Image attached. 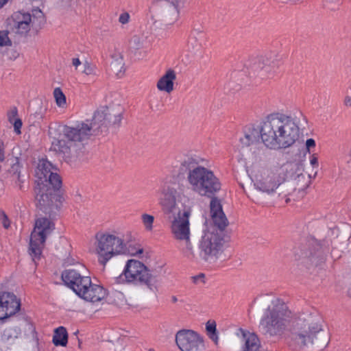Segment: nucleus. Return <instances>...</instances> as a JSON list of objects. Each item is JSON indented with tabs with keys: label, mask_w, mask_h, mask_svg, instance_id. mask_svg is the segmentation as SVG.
<instances>
[{
	"label": "nucleus",
	"mask_w": 351,
	"mask_h": 351,
	"mask_svg": "<svg viewBox=\"0 0 351 351\" xmlns=\"http://www.w3.org/2000/svg\"><path fill=\"white\" fill-rule=\"evenodd\" d=\"M210 210L214 227L203 232L197 245L198 253L195 254L194 258H187L189 260L213 263L223 252L226 241L222 231L229 222L218 198H213L210 201Z\"/></svg>",
	"instance_id": "f03ea898"
},
{
	"label": "nucleus",
	"mask_w": 351,
	"mask_h": 351,
	"mask_svg": "<svg viewBox=\"0 0 351 351\" xmlns=\"http://www.w3.org/2000/svg\"><path fill=\"white\" fill-rule=\"evenodd\" d=\"M9 0H0V8H3Z\"/></svg>",
	"instance_id": "8fccbe9b"
},
{
	"label": "nucleus",
	"mask_w": 351,
	"mask_h": 351,
	"mask_svg": "<svg viewBox=\"0 0 351 351\" xmlns=\"http://www.w3.org/2000/svg\"><path fill=\"white\" fill-rule=\"evenodd\" d=\"M300 136V128L294 119L282 112L268 114L261 123L260 138L270 149H285L292 147Z\"/></svg>",
	"instance_id": "7ed1b4c3"
},
{
	"label": "nucleus",
	"mask_w": 351,
	"mask_h": 351,
	"mask_svg": "<svg viewBox=\"0 0 351 351\" xmlns=\"http://www.w3.org/2000/svg\"><path fill=\"white\" fill-rule=\"evenodd\" d=\"M310 164L312 165L314 168H317L319 163H318V158L317 156V154H312L310 158Z\"/></svg>",
	"instance_id": "ea45409f"
},
{
	"label": "nucleus",
	"mask_w": 351,
	"mask_h": 351,
	"mask_svg": "<svg viewBox=\"0 0 351 351\" xmlns=\"http://www.w3.org/2000/svg\"><path fill=\"white\" fill-rule=\"evenodd\" d=\"M62 279L69 287L79 295L80 291H82L86 285H90V278L88 276H82L73 269H67L62 272Z\"/></svg>",
	"instance_id": "aec40b11"
},
{
	"label": "nucleus",
	"mask_w": 351,
	"mask_h": 351,
	"mask_svg": "<svg viewBox=\"0 0 351 351\" xmlns=\"http://www.w3.org/2000/svg\"><path fill=\"white\" fill-rule=\"evenodd\" d=\"M8 34V31H0V47H9L12 45V42L9 38Z\"/></svg>",
	"instance_id": "473e14b6"
},
{
	"label": "nucleus",
	"mask_w": 351,
	"mask_h": 351,
	"mask_svg": "<svg viewBox=\"0 0 351 351\" xmlns=\"http://www.w3.org/2000/svg\"><path fill=\"white\" fill-rule=\"evenodd\" d=\"M123 66V59L120 56L117 58L114 62H112L111 66L114 72H117V74H118V72L121 71V69Z\"/></svg>",
	"instance_id": "72a5a7b5"
},
{
	"label": "nucleus",
	"mask_w": 351,
	"mask_h": 351,
	"mask_svg": "<svg viewBox=\"0 0 351 351\" xmlns=\"http://www.w3.org/2000/svg\"><path fill=\"white\" fill-rule=\"evenodd\" d=\"M176 343L181 351H205L203 338L191 330H180L176 335Z\"/></svg>",
	"instance_id": "2eb2a0df"
},
{
	"label": "nucleus",
	"mask_w": 351,
	"mask_h": 351,
	"mask_svg": "<svg viewBox=\"0 0 351 351\" xmlns=\"http://www.w3.org/2000/svg\"><path fill=\"white\" fill-rule=\"evenodd\" d=\"M171 301L173 302V303H176L177 301H178V298H176V296H172L171 297Z\"/></svg>",
	"instance_id": "3c124183"
},
{
	"label": "nucleus",
	"mask_w": 351,
	"mask_h": 351,
	"mask_svg": "<svg viewBox=\"0 0 351 351\" xmlns=\"http://www.w3.org/2000/svg\"><path fill=\"white\" fill-rule=\"evenodd\" d=\"M14 132L17 134H20L21 133V128L22 127V121L20 119H16L13 122Z\"/></svg>",
	"instance_id": "e433bc0d"
},
{
	"label": "nucleus",
	"mask_w": 351,
	"mask_h": 351,
	"mask_svg": "<svg viewBox=\"0 0 351 351\" xmlns=\"http://www.w3.org/2000/svg\"><path fill=\"white\" fill-rule=\"evenodd\" d=\"M5 146L3 142L0 140V162H3L5 160Z\"/></svg>",
	"instance_id": "a19ab883"
},
{
	"label": "nucleus",
	"mask_w": 351,
	"mask_h": 351,
	"mask_svg": "<svg viewBox=\"0 0 351 351\" xmlns=\"http://www.w3.org/2000/svg\"><path fill=\"white\" fill-rule=\"evenodd\" d=\"M61 186H56L54 184L45 185L40 182L34 187L35 201L38 208L49 217L55 215L60 210L62 197L60 195Z\"/></svg>",
	"instance_id": "0eeeda50"
},
{
	"label": "nucleus",
	"mask_w": 351,
	"mask_h": 351,
	"mask_svg": "<svg viewBox=\"0 0 351 351\" xmlns=\"http://www.w3.org/2000/svg\"><path fill=\"white\" fill-rule=\"evenodd\" d=\"M53 165L47 160L42 159L39 160L36 176L37 180L36 184L42 182L44 185L54 184L57 186H62V180L57 173L52 172Z\"/></svg>",
	"instance_id": "f3484780"
},
{
	"label": "nucleus",
	"mask_w": 351,
	"mask_h": 351,
	"mask_svg": "<svg viewBox=\"0 0 351 351\" xmlns=\"http://www.w3.org/2000/svg\"><path fill=\"white\" fill-rule=\"evenodd\" d=\"M327 6L332 10H335L339 8L342 3V0H326Z\"/></svg>",
	"instance_id": "f704fd0d"
},
{
	"label": "nucleus",
	"mask_w": 351,
	"mask_h": 351,
	"mask_svg": "<svg viewBox=\"0 0 351 351\" xmlns=\"http://www.w3.org/2000/svg\"><path fill=\"white\" fill-rule=\"evenodd\" d=\"M191 215L190 208L179 211L171 222V232L179 244V247L186 258H194L195 252L191 241L189 217Z\"/></svg>",
	"instance_id": "423d86ee"
},
{
	"label": "nucleus",
	"mask_w": 351,
	"mask_h": 351,
	"mask_svg": "<svg viewBox=\"0 0 351 351\" xmlns=\"http://www.w3.org/2000/svg\"><path fill=\"white\" fill-rule=\"evenodd\" d=\"M130 14L128 12H123L120 14L119 17V22L123 25L127 24L129 22Z\"/></svg>",
	"instance_id": "4c0bfd02"
},
{
	"label": "nucleus",
	"mask_w": 351,
	"mask_h": 351,
	"mask_svg": "<svg viewBox=\"0 0 351 351\" xmlns=\"http://www.w3.org/2000/svg\"><path fill=\"white\" fill-rule=\"evenodd\" d=\"M280 63L279 56L276 53H270L250 60L246 64V68L250 77L268 80L276 75Z\"/></svg>",
	"instance_id": "9b49d317"
},
{
	"label": "nucleus",
	"mask_w": 351,
	"mask_h": 351,
	"mask_svg": "<svg viewBox=\"0 0 351 351\" xmlns=\"http://www.w3.org/2000/svg\"><path fill=\"white\" fill-rule=\"evenodd\" d=\"M204 277V275L203 274H201L199 275H197L195 277H193V279H194V282H196L197 281V280H199L201 278H203Z\"/></svg>",
	"instance_id": "09e8293b"
},
{
	"label": "nucleus",
	"mask_w": 351,
	"mask_h": 351,
	"mask_svg": "<svg viewBox=\"0 0 351 351\" xmlns=\"http://www.w3.org/2000/svg\"><path fill=\"white\" fill-rule=\"evenodd\" d=\"M348 295H349L350 296H351V286H350V288L348 289Z\"/></svg>",
	"instance_id": "603ef678"
},
{
	"label": "nucleus",
	"mask_w": 351,
	"mask_h": 351,
	"mask_svg": "<svg viewBox=\"0 0 351 351\" xmlns=\"http://www.w3.org/2000/svg\"><path fill=\"white\" fill-rule=\"evenodd\" d=\"M343 104L347 107H351V96L347 95L345 97Z\"/></svg>",
	"instance_id": "c03bdc74"
},
{
	"label": "nucleus",
	"mask_w": 351,
	"mask_h": 351,
	"mask_svg": "<svg viewBox=\"0 0 351 351\" xmlns=\"http://www.w3.org/2000/svg\"><path fill=\"white\" fill-rule=\"evenodd\" d=\"M306 147L307 152H310V149L315 147V141L313 138H308L306 141Z\"/></svg>",
	"instance_id": "79ce46f5"
},
{
	"label": "nucleus",
	"mask_w": 351,
	"mask_h": 351,
	"mask_svg": "<svg viewBox=\"0 0 351 351\" xmlns=\"http://www.w3.org/2000/svg\"><path fill=\"white\" fill-rule=\"evenodd\" d=\"M141 220L145 228L147 231L152 230L153 223L154 221V217L153 215L147 213H143L141 215Z\"/></svg>",
	"instance_id": "7c9ffc66"
},
{
	"label": "nucleus",
	"mask_w": 351,
	"mask_h": 351,
	"mask_svg": "<svg viewBox=\"0 0 351 351\" xmlns=\"http://www.w3.org/2000/svg\"><path fill=\"white\" fill-rule=\"evenodd\" d=\"M72 64L75 67V69H77V67L81 64V61L79 58H73Z\"/></svg>",
	"instance_id": "49530a36"
},
{
	"label": "nucleus",
	"mask_w": 351,
	"mask_h": 351,
	"mask_svg": "<svg viewBox=\"0 0 351 351\" xmlns=\"http://www.w3.org/2000/svg\"><path fill=\"white\" fill-rule=\"evenodd\" d=\"M156 276L143 263L133 259L127 261L122 274L117 278L119 283L145 285L151 291L156 289Z\"/></svg>",
	"instance_id": "1a4fd4ad"
},
{
	"label": "nucleus",
	"mask_w": 351,
	"mask_h": 351,
	"mask_svg": "<svg viewBox=\"0 0 351 351\" xmlns=\"http://www.w3.org/2000/svg\"><path fill=\"white\" fill-rule=\"evenodd\" d=\"M17 109L16 108H12L8 112V121L10 123H12L16 118L17 116Z\"/></svg>",
	"instance_id": "c9c22d12"
},
{
	"label": "nucleus",
	"mask_w": 351,
	"mask_h": 351,
	"mask_svg": "<svg viewBox=\"0 0 351 351\" xmlns=\"http://www.w3.org/2000/svg\"><path fill=\"white\" fill-rule=\"evenodd\" d=\"M206 330L208 331V332H210V333L215 334V335L216 334V324L215 322H208L206 324Z\"/></svg>",
	"instance_id": "58836bf2"
},
{
	"label": "nucleus",
	"mask_w": 351,
	"mask_h": 351,
	"mask_svg": "<svg viewBox=\"0 0 351 351\" xmlns=\"http://www.w3.org/2000/svg\"><path fill=\"white\" fill-rule=\"evenodd\" d=\"M177 190L172 184H164L158 194L159 204L166 213H171L176 207Z\"/></svg>",
	"instance_id": "6ab92c4d"
},
{
	"label": "nucleus",
	"mask_w": 351,
	"mask_h": 351,
	"mask_svg": "<svg viewBox=\"0 0 351 351\" xmlns=\"http://www.w3.org/2000/svg\"><path fill=\"white\" fill-rule=\"evenodd\" d=\"M148 351H155L153 348H149Z\"/></svg>",
	"instance_id": "864d4df0"
},
{
	"label": "nucleus",
	"mask_w": 351,
	"mask_h": 351,
	"mask_svg": "<svg viewBox=\"0 0 351 351\" xmlns=\"http://www.w3.org/2000/svg\"><path fill=\"white\" fill-rule=\"evenodd\" d=\"M11 165L9 171L12 175L13 179L16 180V183L19 185V189H23V181L21 178V167L18 158H16Z\"/></svg>",
	"instance_id": "c85d7f7f"
},
{
	"label": "nucleus",
	"mask_w": 351,
	"mask_h": 351,
	"mask_svg": "<svg viewBox=\"0 0 351 351\" xmlns=\"http://www.w3.org/2000/svg\"><path fill=\"white\" fill-rule=\"evenodd\" d=\"M123 112L121 106L110 109L103 107L95 112L91 121L86 120L73 126L50 127L49 134L53 139L51 149L67 162L80 159L84 154V143L92 135L105 132L110 127H120Z\"/></svg>",
	"instance_id": "f257e3e1"
},
{
	"label": "nucleus",
	"mask_w": 351,
	"mask_h": 351,
	"mask_svg": "<svg viewBox=\"0 0 351 351\" xmlns=\"http://www.w3.org/2000/svg\"><path fill=\"white\" fill-rule=\"evenodd\" d=\"M54 228V223L46 217H40L36 220L29 243V254L34 262L40 259L46 238Z\"/></svg>",
	"instance_id": "f8f14e48"
},
{
	"label": "nucleus",
	"mask_w": 351,
	"mask_h": 351,
	"mask_svg": "<svg viewBox=\"0 0 351 351\" xmlns=\"http://www.w3.org/2000/svg\"><path fill=\"white\" fill-rule=\"evenodd\" d=\"M21 334V329L17 326L5 328L1 335L3 342H9L19 337Z\"/></svg>",
	"instance_id": "cd10ccee"
},
{
	"label": "nucleus",
	"mask_w": 351,
	"mask_h": 351,
	"mask_svg": "<svg viewBox=\"0 0 351 351\" xmlns=\"http://www.w3.org/2000/svg\"><path fill=\"white\" fill-rule=\"evenodd\" d=\"M53 343L56 346H66L68 342V333L66 328L60 326L55 329L52 339Z\"/></svg>",
	"instance_id": "a878e982"
},
{
	"label": "nucleus",
	"mask_w": 351,
	"mask_h": 351,
	"mask_svg": "<svg viewBox=\"0 0 351 351\" xmlns=\"http://www.w3.org/2000/svg\"><path fill=\"white\" fill-rule=\"evenodd\" d=\"M293 314L279 298H274L265 310L260 322L263 332L269 336L281 335L291 321Z\"/></svg>",
	"instance_id": "39448f33"
},
{
	"label": "nucleus",
	"mask_w": 351,
	"mask_h": 351,
	"mask_svg": "<svg viewBox=\"0 0 351 351\" xmlns=\"http://www.w3.org/2000/svg\"><path fill=\"white\" fill-rule=\"evenodd\" d=\"M296 256L306 267L317 266L324 260L322 247L315 239L309 240Z\"/></svg>",
	"instance_id": "dca6fc26"
},
{
	"label": "nucleus",
	"mask_w": 351,
	"mask_h": 351,
	"mask_svg": "<svg viewBox=\"0 0 351 351\" xmlns=\"http://www.w3.org/2000/svg\"><path fill=\"white\" fill-rule=\"evenodd\" d=\"M295 339L303 346L313 345L319 350L324 349L329 343L326 332L317 324L308 325L307 328L296 332Z\"/></svg>",
	"instance_id": "ddd939ff"
},
{
	"label": "nucleus",
	"mask_w": 351,
	"mask_h": 351,
	"mask_svg": "<svg viewBox=\"0 0 351 351\" xmlns=\"http://www.w3.org/2000/svg\"><path fill=\"white\" fill-rule=\"evenodd\" d=\"M145 42L146 36L143 34H135L129 41V48L132 52L136 53L144 47Z\"/></svg>",
	"instance_id": "bb28decb"
},
{
	"label": "nucleus",
	"mask_w": 351,
	"mask_h": 351,
	"mask_svg": "<svg viewBox=\"0 0 351 351\" xmlns=\"http://www.w3.org/2000/svg\"><path fill=\"white\" fill-rule=\"evenodd\" d=\"M53 95L57 105L59 107H64L66 104V97L60 88H56L54 89Z\"/></svg>",
	"instance_id": "2f4dec72"
},
{
	"label": "nucleus",
	"mask_w": 351,
	"mask_h": 351,
	"mask_svg": "<svg viewBox=\"0 0 351 351\" xmlns=\"http://www.w3.org/2000/svg\"><path fill=\"white\" fill-rule=\"evenodd\" d=\"M95 252L99 262L105 265L113 256L125 253V244L117 234L99 232L95 234Z\"/></svg>",
	"instance_id": "6e6552de"
},
{
	"label": "nucleus",
	"mask_w": 351,
	"mask_h": 351,
	"mask_svg": "<svg viewBox=\"0 0 351 351\" xmlns=\"http://www.w3.org/2000/svg\"><path fill=\"white\" fill-rule=\"evenodd\" d=\"M107 295L106 290L100 285L93 284L86 285L83 291H80L79 296L86 301L90 302H97L101 301Z\"/></svg>",
	"instance_id": "4be33fe9"
},
{
	"label": "nucleus",
	"mask_w": 351,
	"mask_h": 351,
	"mask_svg": "<svg viewBox=\"0 0 351 351\" xmlns=\"http://www.w3.org/2000/svg\"><path fill=\"white\" fill-rule=\"evenodd\" d=\"M176 79V71L171 69H168L158 80L156 86L160 91L170 93L173 90L174 81Z\"/></svg>",
	"instance_id": "b1692460"
},
{
	"label": "nucleus",
	"mask_w": 351,
	"mask_h": 351,
	"mask_svg": "<svg viewBox=\"0 0 351 351\" xmlns=\"http://www.w3.org/2000/svg\"><path fill=\"white\" fill-rule=\"evenodd\" d=\"M206 43V35L202 27H194L188 40V50L194 54L200 53Z\"/></svg>",
	"instance_id": "412c9836"
},
{
	"label": "nucleus",
	"mask_w": 351,
	"mask_h": 351,
	"mask_svg": "<svg viewBox=\"0 0 351 351\" xmlns=\"http://www.w3.org/2000/svg\"><path fill=\"white\" fill-rule=\"evenodd\" d=\"M288 165L273 169H263L254 182L255 188L268 195L273 194L285 182L288 171Z\"/></svg>",
	"instance_id": "9d476101"
},
{
	"label": "nucleus",
	"mask_w": 351,
	"mask_h": 351,
	"mask_svg": "<svg viewBox=\"0 0 351 351\" xmlns=\"http://www.w3.org/2000/svg\"><path fill=\"white\" fill-rule=\"evenodd\" d=\"M2 223L5 228H8L10 227V221L5 213H2Z\"/></svg>",
	"instance_id": "37998d69"
},
{
	"label": "nucleus",
	"mask_w": 351,
	"mask_h": 351,
	"mask_svg": "<svg viewBox=\"0 0 351 351\" xmlns=\"http://www.w3.org/2000/svg\"><path fill=\"white\" fill-rule=\"evenodd\" d=\"M10 59L15 60L19 56V53L15 50L12 49L10 51Z\"/></svg>",
	"instance_id": "a18cd8bd"
},
{
	"label": "nucleus",
	"mask_w": 351,
	"mask_h": 351,
	"mask_svg": "<svg viewBox=\"0 0 351 351\" xmlns=\"http://www.w3.org/2000/svg\"><path fill=\"white\" fill-rule=\"evenodd\" d=\"M20 300L10 292L0 293V319L14 315L20 310Z\"/></svg>",
	"instance_id": "a211bd4d"
},
{
	"label": "nucleus",
	"mask_w": 351,
	"mask_h": 351,
	"mask_svg": "<svg viewBox=\"0 0 351 351\" xmlns=\"http://www.w3.org/2000/svg\"><path fill=\"white\" fill-rule=\"evenodd\" d=\"M16 33L25 34L31 27H40L45 23V15L38 8L33 9L32 14L19 12L13 16Z\"/></svg>",
	"instance_id": "4468645a"
},
{
	"label": "nucleus",
	"mask_w": 351,
	"mask_h": 351,
	"mask_svg": "<svg viewBox=\"0 0 351 351\" xmlns=\"http://www.w3.org/2000/svg\"><path fill=\"white\" fill-rule=\"evenodd\" d=\"M202 158L192 155L182 156L179 160L178 176H186L189 189L201 196L213 197L221 190V184L214 172L204 167Z\"/></svg>",
	"instance_id": "20e7f679"
},
{
	"label": "nucleus",
	"mask_w": 351,
	"mask_h": 351,
	"mask_svg": "<svg viewBox=\"0 0 351 351\" xmlns=\"http://www.w3.org/2000/svg\"><path fill=\"white\" fill-rule=\"evenodd\" d=\"M183 0H165L162 1L164 16L169 22H174L179 14V8Z\"/></svg>",
	"instance_id": "5701e85b"
},
{
	"label": "nucleus",
	"mask_w": 351,
	"mask_h": 351,
	"mask_svg": "<svg viewBox=\"0 0 351 351\" xmlns=\"http://www.w3.org/2000/svg\"><path fill=\"white\" fill-rule=\"evenodd\" d=\"M260 130L254 127H249L245 130L244 135L240 138V142L244 146H250L258 141Z\"/></svg>",
	"instance_id": "393cba45"
},
{
	"label": "nucleus",
	"mask_w": 351,
	"mask_h": 351,
	"mask_svg": "<svg viewBox=\"0 0 351 351\" xmlns=\"http://www.w3.org/2000/svg\"><path fill=\"white\" fill-rule=\"evenodd\" d=\"M84 70L82 73L85 75L90 82H95L98 76V69L95 65L91 64L88 62L84 64Z\"/></svg>",
	"instance_id": "c756f323"
},
{
	"label": "nucleus",
	"mask_w": 351,
	"mask_h": 351,
	"mask_svg": "<svg viewBox=\"0 0 351 351\" xmlns=\"http://www.w3.org/2000/svg\"><path fill=\"white\" fill-rule=\"evenodd\" d=\"M143 252V248H141L139 247L136 251L135 252H133V251H130L129 252L130 253L131 255H137V254H142Z\"/></svg>",
	"instance_id": "de8ad7c7"
}]
</instances>
